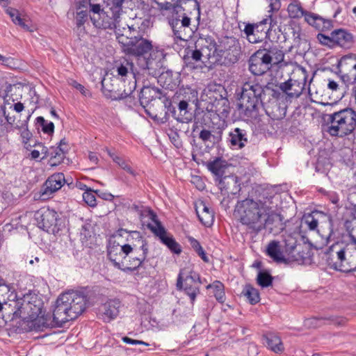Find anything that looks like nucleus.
Listing matches in <instances>:
<instances>
[{
  "mask_svg": "<svg viewBox=\"0 0 356 356\" xmlns=\"http://www.w3.org/2000/svg\"><path fill=\"white\" fill-rule=\"evenodd\" d=\"M282 92L271 88L270 83L264 87L253 81L245 82L238 99L237 108L239 116L244 121L255 122L260 120V109L270 115V104L283 97Z\"/></svg>",
  "mask_w": 356,
  "mask_h": 356,
  "instance_id": "f257e3e1",
  "label": "nucleus"
},
{
  "mask_svg": "<svg viewBox=\"0 0 356 356\" xmlns=\"http://www.w3.org/2000/svg\"><path fill=\"white\" fill-rule=\"evenodd\" d=\"M126 55L136 58V63L143 74L155 77L163 67L165 53L163 49L154 47L152 42L143 37H117Z\"/></svg>",
  "mask_w": 356,
  "mask_h": 356,
  "instance_id": "f03ea898",
  "label": "nucleus"
},
{
  "mask_svg": "<svg viewBox=\"0 0 356 356\" xmlns=\"http://www.w3.org/2000/svg\"><path fill=\"white\" fill-rule=\"evenodd\" d=\"M268 199L262 197V191L258 198H246L238 201L235 207V212L239 216L240 222L246 226L250 233L258 234L262 230L264 215L268 212Z\"/></svg>",
  "mask_w": 356,
  "mask_h": 356,
  "instance_id": "7ed1b4c3",
  "label": "nucleus"
},
{
  "mask_svg": "<svg viewBox=\"0 0 356 356\" xmlns=\"http://www.w3.org/2000/svg\"><path fill=\"white\" fill-rule=\"evenodd\" d=\"M284 58L283 51L277 46L265 42L248 60L250 72L255 76H261L270 70L273 65L281 63Z\"/></svg>",
  "mask_w": 356,
  "mask_h": 356,
  "instance_id": "20e7f679",
  "label": "nucleus"
},
{
  "mask_svg": "<svg viewBox=\"0 0 356 356\" xmlns=\"http://www.w3.org/2000/svg\"><path fill=\"white\" fill-rule=\"evenodd\" d=\"M132 76L134 80L129 81L128 88H124L123 90L119 87L122 83V79L119 77L104 78L101 83L102 90L104 96L108 99L115 101L124 99L126 104L130 107L136 106L137 102L133 93L136 88V80L134 73L132 74Z\"/></svg>",
  "mask_w": 356,
  "mask_h": 356,
  "instance_id": "39448f33",
  "label": "nucleus"
},
{
  "mask_svg": "<svg viewBox=\"0 0 356 356\" xmlns=\"http://www.w3.org/2000/svg\"><path fill=\"white\" fill-rule=\"evenodd\" d=\"M327 131L332 136L343 137L353 132L356 128V112L346 108L328 115Z\"/></svg>",
  "mask_w": 356,
  "mask_h": 356,
  "instance_id": "423d86ee",
  "label": "nucleus"
},
{
  "mask_svg": "<svg viewBox=\"0 0 356 356\" xmlns=\"http://www.w3.org/2000/svg\"><path fill=\"white\" fill-rule=\"evenodd\" d=\"M15 310L10 320L17 318L34 319L42 312L43 302L35 294H26L22 298L13 300Z\"/></svg>",
  "mask_w": 356,
  "mask_h": 356,
  "instance_id": "0eeeda50",
  "label": "nucleus"
},
{
  "mask_svg": "<svg viewBox=\"0 0 356 356\" xmlns=\"http://www.w3.org/2000/svg\"><path fill=\"white\" fill-rule=\"evenodd\" d=\"M122 5L118 3L104 2L101 15L91 17V22L97 29L115 30L120 22Z\"/></svg>",
  "mask_w": 356,
  "mask_h": 356,
  "instance_id": "6e6552de",
  "label": "nucleus"
},
{
  "mask_svg": "<svg viewBox=\"0 0 356 356\" xmlns=\"http://www.w3.org/2000/svg\"><path fill=\"white\" fill-rule=\"evenodd\" d=\"M136 239L140 245V250L143 253L139 257H125L124 262L121 263L119 269L125 273H131L138 270L139 268L143 267L144 262L148 254V245L147 241L143 238L140 232L132 231L129 233L127 238V241H131Z\"/></svg>",
  "mask_w": 356,
  "mask_h": 356,
  "instance_id": "1a4fd4ad",
  "label": "nucleus"
},
{
  "mask_svg": "<svg viewBox=\"0 0 356 356\" xmlns=\"http://www.w3.org/2000/svg\"><path fill=\"white\" fill-rule=\"evenodd\" d=\"M201 279L198 273L191 270L186 273L185 269H181L177 279L176 287L179 291L183 290L188 296L192 304L200 293Z\"/></svg>",
  "mask_w": 356,
  "mask_h": 356,
  "instance_id": "9d476101",
  "label": "nucleus"
},
{
  "mask_svg": "<svg viewBox=\"0 0 356 356\" xmlns=\"http://www.w3.org/2000/svg\"><path fill=\"white\" fill-rule=\"evenodd\" d=\"M35 218L38 227L48 233L56 234L65 226L63 220L59 218L58 213L49 208L38 210Z\"/></svg>",
  "mask_w": 356,
  "mask_h": 356,
  "instance_id": "9b49d317",
  "label": "nucleus"
},
{
  "mask_svg": "<svg viewBox=\"0 0 356 356\" xmlns=\"http://www.w3.org/2000/svg\"><path fill=\"white\" fill-rule=\"evenodd\" d=\"M242 56L239 40L234 37H224L218 44V56L223 58L225 65L237 63Z\"/></svg>",
  "mask_w": 356,
  "mask_h": 356,
  "instance_id": "f8f14e48",
  "label": "nucleus"
},
{
  "mask_svg": "<svg viewBox=\"0 0 356 356\" xmlns=\"http://www.w3.org/2000/svg\"><path fill=\"white\" fill-rule=\"evenodd\" d=\"M148 106L145 111L152 120L161 124L168 122L171 113V100L166 95Z\"/></svg>",
  "mask_w": 356,
  "mask_h": 356,
  "instance_id": "ddd939ff",
  "label": "nucleus"
},
{
  "mask_svg": "<svg viewBox=\"0 0 356 356\" xmlns=\"http://www.w3.org/2000/svg\"><path fill=\"white\" fill-rule=\"evenodd\" d=\"M61 300L65 303L70 312V316L76 319L86 309L88 302L87 296L79 291H71L61 294Z\"/></svg>",
  "mask_w": 356,
  "mask_h": 356,
  "instance_id": "4468645a",
  "label": "nucleus"
},
{
  "mask_svg": "<svg viewBox=\"0 0 356 356\" xmlns=\"http://www.w3.org/2000/svg\"><path fill=\"white\" fill-rule=\"evenodd\" d=\"M169 24L171 26L173 34L177 40H187L191 38L193 31L191 28V18L187 14L178 15L169 19Z\"/></svg>",
  "mask_w": 356,
  "mask_h": 356,
  "instance_id": "2eb2a0df",
  "label": "nucleus"
},
{
  "mask_svg": "<svg viewBox=\"0 0 356 356\" xmlns=\"http://www.w3.org/2000/svg\"><path fill=\"white\" fill-rule=\"evenodd\" d=\"M282 33L284 41L291 40L292 48H300L307 44L306 35L302 33L300 25L295 22H290L283 27H278Z\"/></svg>",
  "mask_w": 356,
  "mask_h": 356,
  "instance_id": "dca6fc26",
  "label": "nucleus"
},
{
  "mask_svg": "<svg viewBox=\"0 0 356 356\" xmlns=\"http://www.w3.org/2000/svg\"><path fill=\"white\" fill-rule=\"evenodd\" d=\"M267 19L257 24H247L243 32L248 40L252 44L261 42L266 39L270 40V28H267Z\"/></svg>",
  "mask_w": 356,
  "mask_h": 356,
  "instance_id": "f3484780",
  "label": "nucleus"
},
{
  "mask_svg": "<svg viewBox=\"0 0 356 356\" xmlns=\"http://www.w3.org/2000/svg\"><path fill=\"white\" fill-rule=\"evenodd\" d=\"M325 259L327 266L334 270L343 273H349L350 270L341 248L339 244L330 246L325 252Z\"/></svg>",
  "mask_w": 356,
  "mask_h": 356,
  "instance_id": "a211bd4d",
  "label": "nucleus"
},
{
  "mask_svg": "<svg viewBox=\"0 0 356 356\" xmlns=\"http://www.w3.org/2000/svg\"><path fill=\"white\" fill-rule=\"evenodd\" d=\"M147 227L156 236L159 237L161 242L166 245L172 253L181 254L182 252L181 245L175 241L172 234L167 232L160 221L156 222V225L148 222Z\"/></svg>",
  "mask_w": 356,
  "mask_h": 356,
  "instance_id": "6ab92c4d",
  "label": "nucleus"
},
{
  "mask_svg": "<svg viewBox=\"0 0 356 356\" xmlns=\"http://www.w3.org/2000/svg\"><path fill=\"white\" fill-rule=\"evenodd\" d=\"M262 197L268 199L267 206L268 207V212L265 213L262 218L264 223L262 230L266 228V226L275 224V227L277 229V231H282L284 229V225L282 222L283 217L272 209V199L273 196L270 195L268 191L263 190Z\"/></svg>",
  "mask_w": 356,
  "mask_h": 356,
  "instance_id": "aec40b11",
  "label": "nucleus"
},
{
  "mask_svg": "<svg viewBox=\"0 0 356 356\" xmlns=\"http://www.w3.org/2000/svg\"><path fill=\"white\" fill-rule=\"evenodd\" d=\"M356 54H350L343 56L338 62L337 74L340 76L342 82L348 86L352 83L351 73L353 72V66H356Z\"/></svg>",
  "mask_w": 356,
  "mask_h": 356,
  "instance_id": "412c9836",
  "label": "nucleus"
},
{
  "mask_svg": "<svg viewBox=\"0 0 356 356\" xmlns=\"http://www.w3.org/2000/svg\"><path fill=\"white\" fill-rule=\"evenodd\" d=\"M356 54H350L343 56L338 62L337 74L340 76L342 82L348 86L352 83L351 73L353 72V66H356Z\"/></svg>",
  "mask_w": 356,
  "mask_h": 356,
  "instance_id": "4be33fe9",
  "label": "nucleus"
},
{
  "mask_svg": "<svg viewBox=\"0 0 356 356\" xmlns=\"http://www.w3.org/2000/svg\"><path fill=\"white\" fill-rule=\"evenodd\" d=\"M165 95L161 90L155 86H144L140 90L138 102L140 105L145 109L149 104Z\"/></svg>",
  "mask_w": 356,
  "mask_h": 356,
  "instance_id": "5701e85b",
  "label": "nucleus"
},
{
  "mask_svg": "<svg viewBox=\"0 0 356 356\" xmlns=\"http://www.w3.org/2000/svg\"><path fill=\"white\" fill-rule=\"evenodd\" d=\"M74 320L70 316L68 307L61 300V295L58 296L56 302V307L53 312L54 326L63 327V324L70 321Z\"/></svg>",
  "mask_w": 356,
  "mask_h": 356,
  "instance_id": "b1692460",
  "label": "nucleus"
},
{
  "mask_svg": "<svg viewBox=\"0 0 356 356\" xmlns=\"http://www.w3.org/2000/svg\"><path fill=\"white\" fill-rule=\"evenodd\" d=\"M68 151V141L64 138L60 140L58 147L50 148L48 164L51 167L58 166L63 161Z\"/></svg>",
  "mask_w": 356,
  "mask_h": 356,
  "instance_id": "393cba45",
  "label": "nucleus"
},
{
  "mask_svg": "<svg viewBox=\"0 0 356 356\" xmlns=\"http://www.w3.org/2000/svg\"><path fill=\"white\" fill-rule=\"evenodd\" d=\"M122 302L118 298L109 299L102 307L101 316L104 322L108 323L118 317Z\"/></svg>",
  "mask_w": 356,
  "mask_h": 356,
  "instance_id": "a878e982",
  "label": "nucleus"
},
{
  "mask_svg": "<svg viewBox=\"0 0 356 356\" xmlns=\"http://www.w3.org/2000/svg\"><path fill=\"white\" fill-rule=\"evenodd\" d=\"M163 67L159 70V74L156 77H159L158 82L160 85L166 89L174 90L180 84V74L177 72H173L171 70L161 72Z\"/></svg>",
  "mask_w": 356,
  "mask_h": 356,
  "instance_id": "bb28decb",
  "label": "nucleus"
},
{
  "mask_svg": "<svg viewBox=\"0 0 356 356\" xmlns=\"http://www.w3.org/2000/svg\"><path fill=\"white\" fill-rule=\"evenodd\" d=\"M350 240L344 248H341L350 272L356 270V237L349 232Z\"/></svg>",
  "mask_w": 356,
  "mask_h": 356,
  "instance_id": "cd10ccee",
  "label": "nucleus"
},
{
  "mask_svg": "<svg viewBox=\"0 0 356 356\" xmlns=\"http://www.w3.org/2000/svg\"><path fill=\"white\" fill-rule=\"evenodd\" d=\"M228 140L235 149H242L248 143V131L244 129L234 128L229 132Z\"/></svg>",
  "mask_w": 356,
  "mask_h": 356,
  "instance_id": "c85d7f7f",
  "label": "nucleus"
},
{
  "mask_svg": "<svg viewBox=\"0 0 356 356\" xmlns=\"http://www.w3.org/2000/svg\"><path fill=\"white\" fill-rule=\"evenodd\" d=\"M66 181L65 175L62 172L54 173L51 175L44 184V193L50 195L60 188Z\"/></svg>",
  "mask_w": 356,
  "mask_h": 356,
  "instance_id": "c756f323",
  "label": "nucleus"
},
{
  "mask_svg": "<svg viewBox=\"0 0 356 356\" xmlns=\"http://www.w3.org/2000/svg\"><path fill=\"white\" fill-rule=\"evenodd\" d=\"M183 60L184 63L188 66L195 68V64L202 61L203 63L207 60H202V54L200 52L199 49L195 48L193 45H188L184 49Z\"/></svg>",
  "mask_w": 356,
  "mask_h": 356,
  "instance_id": "7c9ffc66",
  "label": "nucleus"
},
{
  "mask_svg": "<svg viewBox=\"0 0 356 356\" xmlns=\"http://www.w3.org/2000/svg\"><path fill=\"white\" fill-rule=\"evenodd\" d=\"M216 181H218L217 185L222 193L225 192L227 194H236L238 191L237 177L235 176L222 175L216 179Z\"/></svg>",
  "mask_w": 356,
  "mask_h": 356,
  "instance_id": "2f4dec72",
  "label": "nucleus"
},
{
  "mask_svg": "<svg viewBox=\"0 0 356 356\" xmlns=\"http://www.w3.org/2000/svg\"><path fill=\"white\" fill-rule=\"evenodd\" d=\"M188 102L186 99L181 100L178 104V111L171 104V114L178 122H188L191 120V113H189Z\"/></svg>",
  "mask_w": 356,
  "mask_h": 356,
  "instance_id": "473e14b6",
  "label": "nucleus"
},
{
  "mask_svg": "<svg viewBox=\"0 0 356 356\" xmlns=\"http://www.w3.org/2000/svg\"><path fill=\"white\" fill-rule=\"evenodd\" d=\"M6 13L10 16L15 24L18 25L24 31H33L29 20L26 17H22L18 10L7 7Z\"/></svg>",
  "mask_w": 356,
  "mask_h": 356,
  "instance_id": "72a5a7b5",
  "label": "nucleus"
},
{
  "mask_svg": "<svg viewBox=\"0 0 356 356\" xmlns=\"http://www.w3.org/2000/svg\"><path fill=\"white\" fill-rule=\"evenodd\" d=\"M334 45H339L343 48H350L353 44V36L343 29L333 31Z\"/></svg>",
  "mask_w": 356,
  "mask_h": 356,
  "instance_id": "f704fd0d",
  "label": "nucleus"
},
{
  "mask_svg": "<svg viewBox=\"0 0 356 356\" xmlns=\"http://www.w3.org/2000/svg\"><path fill=\"white\" fill-rule=\"evenodd\" d=\"M263 339L269 349L275 353H282L284 350L281 338L276 333L268 332L263 335Z\"/></svg>",
  "mask_w": 356,
  "mask_h": 356,
  "instance_id": "c9c22d12",
  "label": "nucleus"
},
{
  "mask_svg": "<svg viewBox=\"0 0 356 356\" xmlns=\"http://www.w3.org/2000/svg\"><path fill=\"white\" fill-rule=\"evenodd\" d=\"M307 22L321 31L330 30L333 27L332 20L326 19L315 13L307 16Z\"/></svg>",
  "mask_w": 356,
  "mask_h": 356,
  "instance_id": "e433bc0d",
  "label": "nucleus"
},
{
  "mask_svg": "<svg viewBox=\"0 0 356 356\" xmlns=\"http://www.w3.org/2000/svg\"><path fill=\"white\" fill-rule=\"evenodd\" d=\"M266 254L277 264L287 263V259L283 255L280 249V242L271 241L267 245Z\"/></svg>",
  "mask_w": 356,
  "mask_h": 356,
  "instance_id": "4c0bfd02",
  "label": "nucleus"
},
{
  "mask_svg": "<svg viewBox=\"0 0 356 356\" xmlns=\"http://www.w3.org/2000/svg\"><path fill=\"white\" fill-rule=\"evenodd\" d=\"M287 12L290 18L300 19L302 17H304L305 22H307V16L313 14V13L304 10L298 0L291 1V2L288 5Z\"/></svg>",
  "mask_w": 356,
  "mask_h": 356,
  "instance_id": "58836bf2",
  "label": "nucleus"
},
{
  "mask_svg": "<svg viewBox=\"0 0 356 356\" xmlns=\"http://www.w3.org/2000/svg\"><path fill=\"white\" fill-rule=\"evenodd\" d=\"M308 321L315 325H334L336 326H343L346 323V319L345 318L334 316L314 317L308 320Z\"/></svg>",
  "mask_w": 356,
  "mask_h": 356,
  "instance_id": "ea45409f",
  "label": "nucleus"
},
{
  "mask_svg": "<svg viewBox=\"0 0 356 356\" xmlns=\"http://www.w3.org/2000/svg\"><path fill=\"white\" fill-rule=\"evenodd\" d=\"M207 167L208 170L216 176V179H217L225 175L228 165L225 160L217 157L213 161H209L207 164Z\"/></svg>",
  "mask_w": 356,
  "mask_h": 356,
  "instance_id": "a19ab883",
  "label": "nucleus"
},
{
  "mask_svg": "<svg viewBox=\"0 0 356 356\" xmlns=\"http://www.w3.org/2000/svg\"><path fill=\"white\" fill-rule=\"evenodd\" d=\"M207 95L210 99V103L212 104V102L227 97L228 94L224 86L220 84H214L209 86Z\"/></svg>",
  "mask_w": 356,
  "mask_h": 356,
  "instance_id": "79ce46f5",
  "label": "nucleus"
},
{
  "mask_svg": "<svg viewBox=\"0 0 356 356\" xmlns=\"http://www.w3.org/2000/svg\"><path fill=\"white\" fill-rule=\"evenodd\" d=\"M107 255L109 260L113 262V265L118 269L120 267L121 263L124 262L126 257V256L123 255L120 245L109 246Z\"/></svg>",
  "mask_w": 356,
  "mask_h": 356,
  "instance_id": "37998d69",
  "label": "nucleus"
},
{
  "mask_svg": "<svg viewBox=\"0 0 356 356\" xmlns=\"http://www.w3.org/2000/svg\"><path fill=\"white\" fill-rule=\"evenodd\" d=\"M202 209L201 211L196 209L197 217L202 225L206 227H210L214 221V213L204 203H202Z\"/></svg>",
  "mask_w": 356,
  "mask_h": 356,
  "instance_id": "c03bdc74",
  "label": "nucleus"
},
{
  "mask_svg": "<svg viewBox=\"0 0 356 356\" xmlns=\"http://www.w3.org/2000/svg\"><path fill=\"white\" fill-rule=\"evenodd\" d=\"M284 251L288 257L294 261H298V257L296 254L297 249V240L291 236H287L284 240Z\"/></svg>",
  "mask_w": 356,
  "mask_h": 356,
  "instance_id": "a18cd8bd",
  "label": "nucleus"
},
{
  "mask_svg": "<svg viewBox=\"0 0 356 356\" xmlns=\"http://www.w3.org/2000/svg\"><path fill=\"white\" fill-rule=\"evenodd\" d=\"M300 79H292V86L293 87V92H290L292 97H299L305 89L307 81V74L305 70L301 72Z\"/></svg>",
  "mask_w": 356,
  "mask_h": 356,
  "instance_id": "49530a36",
  "label": "nucleus"
},
{
  "mask_svg": "<svg viewBox=\"0 0 356 356\" xmlns=\"http://www.w3.org/2000/svg\"><path fill=\"white\" fill-rule=\"evenodd\" d=\"M131 209L138 213L141 220L144 218H148L152 222L153 225H156V222H159L156 214L149 208H144L142 206H139L137 204H133Z\"/></svg>",
  "mask_w": 356,
  "mask_h": 356,
  "instance_id": "de8ad7c7",
  "label": "nucleus"
},
{
  "mask_svg": "<svg viewBox=\"0 0 356 356\" xmlns=\"http://www.w3.org/2000/svg\"><path fill=\"white\" fill-rule=\"evenodd\" d=\"M207 289H213V293L216 300L220 303H223L225 300V286L224 284L218 280L214 281L212 284L207 286Z\"/></svg>",
  "mask_w": 356,
  "mask_h": 356,
  "instance_id": "09e8293b",
  "label": "nucleus"
},
{
  "mask_svg": "<svg viewBox=\"0 0 356 356\" xmlns=\"http://www.w3.org/2000/svg\"><path fill=\"white\" fill-rule=\"evenodd\" d=\"M241 293L247 298L251 305H255L260 300L259 291L250 284H246Z\"/></svg>",
  "mask_w": 356,
  "mask_h": 356,
  "instance_id": "8fccbe9b",
  "label": "nucleus"
},
{
  "mask_svg": "<svg viewBox=\"0 0 356 356\" xmlns=\"http://www.w3.org/2000/svg\"><path fill=\"white\" fill-rule=\"evenodd\" d=\"M212 108L216 113L227 116L230 111L229 101L227 97H223L216 102H212Z\"/></svg>",
  "mask_w": 356,
  "mask_h": 356,
  "instance_id": "3c124183",
  "label": "nucleus"
},
{
  "mask_svg": "<svg viewBox=\"0 0 356 356\" xmlns=\"http://www.w3.org/2000/svg\"><path fill=\"white\" fill-rule=\"evenodd\" d=\"M194 44L195 48L206 49L209 47L211 50L215 47L216 42L212 36L207 35V37L200 36Z\"/></svg>",
  "mask_w": 356,
  "mask_h": 356,
  "instance_id": "603ef678",
  "label": "nucleus"
},
{
  "mask_svg": "<svg viewBox=\"0 0 356 356\" xmlns=\"http://www.w3.org/2000/svg\"><path fill=\"white\" fill-rule=\"evenodd\" d=\"M273 277L266 270H259L257 277V284L263 288L268 287L273 284Z\"/></svg>",
  "mask_w": 356,
  "mask_h": 356,
  "instance_id": "864d4df0",
  "label": "nucleus"
},
{
  "mask_svg": "<svg viewBox=\"0 0 356 356\" xmlns=\"http://www.w3.org/2000/svg\"><path fill=\"white\" fill-rule=\"evenodd\" d=\"M199 138L204 143H206L207 141L211 142V139H213V143L219 142L220 140H221L222 138V130H219L217 132L216 135H213L209 130L202 129L199 134Z\"/></svg>",
  "mask_w": 356,
  "mask_h": 356,
  "instance_id": "5fc2aeb1",
  "label": "nucleus"
},
{
  "mask_svg": "<svg viewBox=\"0 0 356 356\" xmlns=\"http://www.w3.org/2000/svg\"><path fill=\"white\" fill-rule=\"evenodd\" d=\"M188 241L189 242L191 248L195 251V252L201 257L204 262L209 261V258L207 256L204 249L200 245V242L192 236L187 237Z\"/></svg>",
  "mask_w": 356,
  "mask_h": 356,
  "instance_id": "6e6d98bb",
  "label": "nucleus"
},
{
  "mask_svg": "<svg viewBox=\"0 0 356 356\" xmlns=\"http://www.w3.org/2000/svg\"><path fill=\"white\" fill-rule=\"evenodd\" d=\"M12 304L13 301L9 303L5 301L3 302L0 301V319L1 318L5 322L7 321L8 318H10L11 315L13 316L15 309L11 305Z\"/></svg>",
  "mask_w": 356,
  "mask_h": 356,
  "instance_id": "4d7b16f0",
  "label": "nucleus"
},
{
  "mask_svg": "<svg viewBox=\"0 0 356 356\" xmlns=\"http://www.w3.org/2000/svg\"><path fill=\"white\" fill-rule=\"evenodd\" d=\"M36 124L41 127L42 131L47 134H52L54 131V124L52 122H47L43 117L36 118Z\"/></svg>",
  "mask_w": 356,
  "mask_h": 356,
  "instance_id": "13d9d810",
  "label": "nucleus"
},
{
  "mask_svg": "<svg viewBox=\"0 0 356 356\" xmlns=\"http://www.w3.org/2000/svg\"><path fill=\"white\" fill-rule=\"evenodd\" d=\"M278 88L283 95H286V99L291 100L296 98L295 97H292L290 94V92H293V87L292 86V78H290L284 82L279 83Z\"/></svg>",
  "mask_w": 356,
  "mask_h": 356,
  "instance_id": "bf43d9fd",
  "label": "nucleus"
},
{
  "mask_svg": "<svg viewBox=\"0 0 356 356\" xmlns=\"http://www.w3.org/2000/svg\"><path fill=\"white\" fill-rule=\"evenodd\" d=\"M317 39L321 44L326 45L330 47L334 46V33H331L330 36H327L323 33H318L317 35Z\"/></svg>",
  "mask_w": 356,
  "mask_h": 356,
  "instance_id": "052dcab7",
  "label": "nucleus"
},
{
  "mask_svg": "<svg viewBox=\"0 0 356 356\" xmlns=\"http://www.w3.org/2000/svg\"><path fill=\"white\" fill-rule=\"evenodd\" d=\"M200 52L202 54V59L209 60L211 57L218 56V45L216 44L213 49L210 50V48L199 49Z\"/></svg>",
  "mask_w": 356,
  "mask_h": 356,
  "instance_id": "680f3d73",
  "label": "nucleus"
},
{
  "mask_svg": "<svg viewBox=\"0 0 356 356\" xmlns=\"http://www.w3.org/2000/svg\"><path fill=\"white\" fill-rule=\"evenodd\" d=\"M92 190H87V192L83 193V199L85 202L91 207L97 206V200L95 195L93 194Z\"/></svg>",
  "mask_w": 356,
  "mask_h": 356,
  "instance_id": "e2e57ef3",
  "label": "nucleus"
},
{
  "mask_svg": "<svg viewBox=\"0 0 356 356\" xmlns=\"http://www.w3.org/2000/svg\"><path fill=\"white\" fill-rule=\"evenodd\" d=\"M88 19V13L86 10L76 12L75 17L76 25L77 28L83 26Z\"/></svg>",
  "mask_w": 356,
  "mask_h": 356,
  "instance_id": "0e129e2a",
  "label": "nucleus"
},
{
  "mask_svg": "<svg viewBox=\"0 0 356 356\" xmlns=\"http://www.w3.org/2000/svg\"><path fill=\"white\" fill-rule=\"evenodd\" d=\"M121 251L123 252V255L126 256V258L128 257L129 254L132 252L134 250H136L138 249V244L136 243H127L122 245H120Z\"/></svg>",
  "mask_w": 356,
  "mask_h": 356,
  "instance_id": "69168bd1",
  "label": "nucleus"
},
{
  "mask_svg": "<svg viewBox=\"0 0 356 356\" xmlns=\"http://www.w3.org/2000/svg\"><path fill=\"white\" fill-rule=\"evenodd\" d=\"M305 222L307 225L310 230H316L318 227V220L312 215L309 214L305 218Z\"/></svg>",
  "mask_w": 356,
  "mask_h": 356,
  "instance_id": "338daca9",
  "label": "nucleus"
},
{
  "mask_svg": "<svg viewBox=\"0 0 356 356\" xmlns=\"http://www.w3.org/2000/svg\"><path fill=\"white\" fill-rule=\"evenodd\" d=\"M128 65H131V67H132L131 63L127 62L126 65L121 64L117 67L118 74L121 76L120 79H122V82L124 81V76H126L129 73Z\"/></svg>",
  "mask_w": 356,
  "mask_h": 356,
  "instance_id": "774afa93",
  "label": "nucleus"
}]
</instances>
